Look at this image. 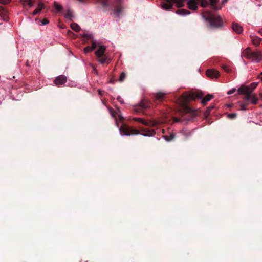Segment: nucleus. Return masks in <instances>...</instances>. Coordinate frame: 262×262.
Returning a JSON list of instances; mask_svg holds the SVG:
<instances>
[{"instance_id":"obj_12","label":"nucleus","mask_w":262,"mask_h":262,"mask_svg":"<svg viewBox=\"0 0 262 262\" xmlns=\"http://www.w3.org/2000/svg\"><path fill=\"white\" fill-rule=\"evenodd\" d=\"M258 83H252L250 84L249 86H245V85H242L241 87L239 88L238 89H247L246 92H248V93H252L253 91L255 89V88L257 86Z\"/></svg>"},{"instance_id":"obj_20","label":"nucleus","mask_w":262,"mask_h":262,"mask_svg":"<svg viewBox=\"0 0 262 262\" xmlns=\"http://www.w3.org/2000/svg\"><path fill=\"white\" fill-rule=\"evenodd\" d=\"M176 13L178 15H185L190 14V12L189 10L184 9H180L176 11Z\"/></svg>"},{"instance_id":"obj_39","label":"nucleus","mask_w":262,"mask_h":262,"mask_svg":"<svg viewBox=\"0 0 262 262\" xmlns=\"http://www.w3.org/2000/svg\"><path fill=\"white\" fill-rule=\"evenodd\" d=\"M236 91V89L235 88H233L232 90H231L230 91H228V93H227V94H228V95H231L232 94H234V92H235Z\"/></svg>"},{"instance_id":"obj_34","label":"nucleus","mask_w":262,"mask_h":262,"mask_svg":"<svg viewBox=\"0 0 262 262\" xmlns=\"http://www.w3.org/2000/svg\"><path fill=\"white\" fill-rule=\"evenodd\" d=\"M103 6L106 7L109 6V4L107 2V0H99Z\"/></svg>"},{"instance_id":"obj_25","label":"nucleus","mask_w":262,"mask_h":262,"mask_svg":"<svg viewBox=\"0 0 262 262\" xmlns=\"http://www.w3.org/2000/svg\"><path fill=\"white\" fill-rule=\"evenodd\" d=\"M122 11V7L121 5H116L115 7V14L119 15L120 14L121 11Z\"/></svg>"},{"instance_id":"obj_14","label":"nucleus","mask_w":262,"mask_h":262,"mask_svg":"<svg viewBox=\"0 0 262 262\" xmlns=\"http://www.w3.org/2000/svg\"><path fill=\"white\" fill-rule=\"evenodd\" d=\"M232 28H233V31L236 32L237 34H241L243 32L242 27L237 23H233V24H232Z\"/></svg>"},{"instance_id":"obj_52","label":"nucleus","mask_w":262,"mask_h":262,"mask_svg":"<svg viewBox=\"0 0 262 262\" xmlns=\"http://www.w3.org/2000/svg\"><path fill=\"white\" fill-rule=\"evenodd\" d=\"M260 96L262 97V93L260 94Z\"/></svg>"},{"instance_id":"obj_5","label":"nucleus","mask_w":262,"mask_h":262,"mask_svg":"<svg viewBox=\"0 0 262 262\" xmlns=\"http://www.w3.org/2000/svg\"><path fill=\"white\" fill-rule=\"evenodd\" d=\"M166 2H163L162 7L166 10L172 8L173 3L176 4L178 8L183 7L184 6L183 0H165Z\"/></svg>"},{"instance_id":"obj_36","label":"nucleus","mask_w":262,"mask_h":262,"mask_svg":"<svg viewBox=\"0 0 262 262\" xmlns=\"http://www.w3.org/2000/svg\"><path fill=\"white\" fill-rule=\"evenodd\" d=\"M54 7L59 11H61L62 10V6L57 4L56 3H54Z\"/></svg>"},{"instance_id":"obj_19","label":"nucleus","mask_w":262,"mask_h":262,"mask_svg":"<svg viewBox=\"0 0 262 262\" xmlns=\"http://www.w3.org/2000/svg\"><path fill=\"white\" fill-rule=\"evenodd\" d=\"M96 48V42L92 40V46L85 47L84 49H83V51H84L85 53H88V52L93 51V50L95 49Z\"/></svg>"},{"instance_id":"obj_45","label":"nucleus","mask_w":262,"mask_h":262,"mask_svg":"<svg viewBox=\"0 0 262 262\" xmlns=\"http://www.w3.org/2000/svg\"><path fill=\"white\" fill-rule=\"evenodd\" d=\"M39 13V12H38L37 11L34 10V11H33V12H32V15L35 16Z\"/></svg>"},{"instance_id":"obj_41","label":"nucleus","mask_w":262,"mask_h":262,"mask_svg":"<svg viewBox=\"0 0 262 262\" xmlns=\"http://www.w3.org/2000/svg\"><path fill=\"white\" fill-rule=\"evenodd\" d=\"M91 67L93 68V70L94 73L96 74H98V71L96 70V68L94 67L93 64H91Z\"/></svg>"},{"instance_id":"obj_7","label":"nucleus","mask_w":262,"mask_h":262,"mask_svg":"<svg viewBox=\"0 0 262 262\" xmlns=\"http://www.w3.org/2000/svg\"><path fill=\"white\" fill-rule=\"evenodd\" d=\"M151 106V102L148 100H142L138 106L134 108V111L139 113L144 114V111L147 110Z\"/></svg>"},{"instance_id":"obj_29","label":"nucleus","mask_w":262,"mask_h":262,"mask_svg":"<svg viewBox=\"0 0 262 262\" xmlns=\"http://www.w3.org/2000/svg\"><path fill=\"white\" fill-rule=\"evenodd\" d=\"M66 17L68 19H69V20L70 21L72 20L73 15V14H72V12L71 11H70V10L67 11V12L66 13Z\"/></svg>"},{"instance_id":"obj_16","label":"nucleus","mask_w":262,"mask_h":262,"mask_svg":"<svg viewBox=\"0 0 262 262\" xmlns=\"http://www.w3.org/2000/svg\"><path fill=\"white\" fill-rule=\"evenodd\" d=\"M251 39H252V41L253 45L255 46H258L262 40V39L257 37V36H250Z\"/></svg>"},{"instance_id":"obj_2","label":"nucleus","mask_w":262,"mask_h":262,"mask_svg":"<svg viewBox=\"0 0 262 262\" xmlns=\"http://www.w3.org/2000/svg\"><path fill=\"white\" fill-rule=\"evenodd\" d=\"M202 17L209 22L210 25L215 28L221 27L223 25V20L221 16H215L210 12L206 11L202 13Z\"/></svg>"},{"instance_id":"obj_40","label":"nucleus","mask_w":262,"mask_h":262,"mask_svg":"<svg viewBox=\"0 0 262 262\" xmlns=\"http://www.w3.org/2000/svg\"><path fill=\"white\" fill-rule=\"evenodd\" d=\"M41 22H42V25H46L49 23V21L47 19H46V18L43 19L42 21H41Z\"/></svg>"},{"instance_id":"obj_28","label":"nucleus","mask_w":262,"mask_h":262,"mask_svg":"<svg viewBox=\"0 0 262 262\" xmlns=\"http://www.w3.org/2000/svg\"><path fill=\"white\" fill-rule=\"evenodd\" d=\"M164 137L165 140L167 141H171V140L175 138V135L173 134H171L169 136L165 135L164 136Z\"/></svg>"},{"instance_id":"obj_26","label":"nucleus","mask_w":262,"mask_h":262,"mask_svg":"<svg viewBox=\"0 0 262 262\" xmlns=\"http://www.w3.org/2000/svg\"><path fill=\"white\" fill-rule=\"evenodd\" d=\"M248 105V102H239V105L240 107V110L242 111H245L247 109V107Z\"/></svg>"},{"instance_id":"obj_17","label":"nucleus","mask_w":262,"mask_h":262,"mask_svg":"<svg viewBox=\"0 0 262 262\" xmlns=\"http://www.w3.org/2000/svg\"><path fill=\"white\" fill-rule=\"evenodd\" d=\"M0 17H2L4 21L8 20V17L7 15L6 11L2 7H0Z\"/></svg>"},{"instance_id":"obj_1","label":"nucleus","mask_w":262,"mask_h":262,"mask_svg":"<svg viewBox=\"0 0 262 262\" xmlns=\"http://www.w3.org/2000/svg\"><path fill=\"white\" fill-rule=\"evenodd\" d=\"M203 94L201 92L196 93H184L181 96V103L183 104V111L181 113V117H173V121L176 122H183L184 121H190L197 116L196 111H193L187 104L189 101H194L196 98H201Z\"/></svg>"},{"instance_id":"obj_43","label":"nucleus","mask_w":262,"mask_h":262,"mask_svg":"<svg viewBox=\"0 0 262 262\" xmlns=\"http://www.w3.org/2000/svg\"><path fill=\"white\" fill-rule=\"evenodd\" d=\"M117 100H118L121 103H123L122 99L120 96L118 97Z\"/></svg>"},{"instance_id":"obj_49","label":"nucleus","mask_w":262,"mask_h":262,"mask_svg":"<svg viewBox=\"0 0 262 262\" xmlns=\"http://www.w3.org/2000/svg\"><path fill=\"white\" fill-rule=\"evenodd\" d=\"M258 33H259V34L262 36V29L260 30L259 31H258Z\"/></svg>"},{"instance_id":"obj_33","label":"nucleus","mask_w":262,"mask_h":262,"mask_svg":"<svg viewBox=\"0 0 262 262\" xmlns=\"http://www.w3.org/2000/svg\"><path fill=\"white\" fill-rule=\"evenodd\" d=\"M237 116V114L235 113H230L228 115V117L229 119H234Z\"/></svg>"},{"instance_id":"obj_6","label":"nucleus","mask_w":262,"mask_h":262,"mask_svg":"<svg viewBox=\"0 0 262 262\" xmlns=\"http://www.w3.org/2000/svg\"><path fill=\"white\" fill-rule=\"evenodd\" d=\"M119 130L121 134L125 136L138 135L140 133L139 130L134 129L125 124H123L120 127Z\"/></svg>"},{"instance_id":"obj_48","label":"nucleus","mask_w":262,"mask_h":262,"mask_svg":"<svg viewBox=\"0 0 262 262\" xmlns=\"http://www.w3.org/2000/svg\"><path fill=\"white\" fill-rule=\"evenodd\" d=\"M228 0H223L222 1V3L223 4H225V3H226Z\"/></svg>"},{"instance_id":"obj_24","label":"nucleus","mask_w":262,"mask_h":262,"mask_svg":"<svg viewBox=\"0 0 262 262\" xmlns=\"http://www.w3.org/2000/svg\"><path fill=\"white\" fill-rule=\"evenodd\" d=\"M37 6V8L35 9L34 11H37L38 12L40 13L42 9L45 8V6L41 1L38 3Z\"/></svg>"},{"instance_id":"obj_35","label":"nucleus","mask_w":262,"mask_h":262,"mask_svg":"<svg viewBox=\"0 0 262 262\" xmlns=\"http://www.w3.org/2000/svg\"><path fill=\"white\" fill-rule=\"evenodd\" d=\"M213 106H210V107H208L207 110L205 111L204 115H205V116L206 118H207V116L208 115H209L210 110L211 109H213Z\"/></svg>"},{"instance_id":"obj_27","label":"nucleus","mask_w":262,"mask_h":262,"mask_svg":"<svg viewBox=\"0 0 262 262\" xmlns=\"http://www.w3.org/2000/svg\"><path fill=\"white\" fill-rule=\"evenodd\" d=\"M23 4L27 3L29 7H32L33 6V3L34 0H21Z\"/></svg>"},{"instance_id":"obj_51","label":"nucleus","mask_w":262,"mask_h":262,"mask_svg":"<svg viewBox=\"0 0 262 262\" xmlns=\"http://www.w3.org/2000/svg\"><path fill=\"white\" fill-rule=\"evenodd\" d=\"M98 92H99V94H101V91L99 90Z\"/></svg>"},{"instance_id":"obj_32","label":"nucleus","mask_w":262,"mask_h":262,"mask_svg":"<svg viewBox=\"0 0 262 262\" xmlns=\"http://www.w3.org/2000/svg\"><path fill=\"white\" fill-rule=\"evenodd\" d=\"M125 77H126V74H125V72H122V73H121V74L120 75L119 81L120 82H123L124 80Z\"/></svg>"},{"instance_id":"obj_23","label":"nucleus","mask_w":262,"mask_h":262,"mask_svg":"<svg viewBox=\"0 0 262 262\" xmlns=\"http://www.w3.org/2000/svg\"><path fill=\"white\" fill-rule=\"evenodd\" d=\"M219 0H209L210 4L211 6H212V8L217 10L220 9L219 7L216 5Z\"/></svg>"},{"instance_id":"obj_42","label":"nucleus","mask_w":262,"mask_h":262,"mask_svg":"<svg viewBox=\"0 0 262 262\" xmlns=\"http://www.w3.org/2000/svg\"><path fill=\"white\" fill-rule=\"evenodd\" d=\"M83 37H84L85 38H86L88 39H91V35H89L88 34H84V35H83Z\"/></svg>"},{"instance_id":"obj_46","label":"nucleus","mask_w":262,"mask_h":262,"mask_svg":"<svg viewBox=\"0 0 262 262\" xmlns=\"http://www.w3.org/2000/svg\"><path fill=\"white\" fill-rule=\"evenodd\" d=\"M115 2H116L117 5H120L121 0H115Z\"/></svg>"},{"instance_id":"obj_37","label":"nucleus","mask_w":262,"mask_h":262,"mask_svg":"<svg viewBox=\"0 0 262 262\" xmlns=\"http://www.w3.org/2000/svg\"><path fill=\"white\" fill-rule=\"evenodd\" d=\"M222 69L223 70H224L225 72L226 73H229L230 72V69L227 66H223Z\"/></svg>"},{"instance_id":"obj_50","label":"nucleus","mask_w":262,"mask_h":262,"mask_svg":"<svg viewBox=\"0 0 262 262\" xmlns=\"http://www.w3.org/2000/svg\"><path fill=\"white\" fill-rule=\"evenodd\" d=\"M78 1L82 3L83 2V0H77Z\"/></svg>"},{"instance_id":"obj_30","label":"nucleus","mask_w":262,"mask_h":262,"mask_svg":"<svg viewBox=\"0 0 262 262\" xmlns=\"http://www.w3.org/2000/svg\"><path fill=\"white\" fill-rule=\"evenodd\" d=\"M98 58V62H99L101 64H104L106 62L107 60V57L105 55L102 56L101 58Z\"/></svg>"},{"instance_id":"obj_8","label":"nucleus","mask_w":262,"mask_h":262,"mask_svg":"<svg viewBox=\"0 0 262 262\" xmlns=\"http://www.w3.org/2000/svg\"><path fill=\"white\" fill-rule=\"evenodd\" d=\"M133 120L136 122H139V123H141L144 125H146V126L155 127L157 124V122L156 121L152 120L146 121L144 120V119L141 118L134 117L133 118Z\"/></svg>"},{"instance_id":"obj_10","label":"nucleus","mask_w":262,"mask_h":262,"mask_svg":"<svg viewBox=\"0 0 262 262\" xmlns=\"http://www.w3.org/2000/svg\"><path fill=\"white\" fill-rule=\"evenodd\" d=\"M165 95V94L162 92L155 93L154 98H152V100H154L155 104H157L158 103L162 102L163 100V98H164Z\"/></svg>"},{"instance_id":"obj_11","label":"nucleus","mask_w":262,"mask_h":262,"mask_svg":"<svg viewBox=\"0 0 262 262\" xmlns=\"http://www.w3.org/2000/svg\"><path fill=\"white\" fill-rule=\"evenodd\" d=\"M67 82V77L61 75L58 76L54 79V82L56 85H63Z\"/></svg>"},{"instance_id":"obj_15","label":"nucleus","mask_w":262,"mask_h":262,"mask_svg":"<svg viewBox=\"0 0 262 262\" xmlns=\"http://www.w3.org/2000/svg\"><path fill=\"white\" fill-rule=\"evenodd\" d=\"M143 133L141 134L144 136H152L155 135V130L148 129H143L141 130Z\"/></svg>"},{"instance_id":"obj_38","label":"nucleus","mask_w":262,"mask_h":262,"mask_svg":"<svg viewBox=\"0 0 262 262\" xmlns=\"http://www.w3.org/2000/svg\"><path fill=\"white\" fill-rule=\"evenodd\" d=\"M11 2V0H0L1 4H8Z\"/></svg>"},{"instance_id":"obj_13","label":"nucleus","mask_w":262,"mask_h":262,"mask_svg":"<svg viewBox=\"0 0 262 262\" xmlns=\"http://www.w3.org/2000/svg\"><path fill=\"white\" fill-rule=\"evenodd\" d=\"M106 51V47L104 46H100L99 47L98 50L95 52V55L97 58H101L104 56V52Z\"/></svg>"},{"instance_id":"obj_31","label":"nucleus","mask_w":262,"mask_h":262,"mask_svg":"<svg viewBox=\"0 0 262 262\" xmlns=\"http://www.w3.org/2000/svg\"><path fill=\"white\" fill-rule=\"evenodd\" d=\"M200 5L203 7H205L208 5V2L206 0H200Z\"/></svg>"},{"instance_id":"obj_4","label":"nucleus","mask_w":262,"mask_h":262,"mask_svg":"<svg viewBox=\"0 0 262 262\" xmlns=\"http://www.w3.org/2000/svg\"><path fill=\"white\" fill-rule=\"evenodd\" d=\"M246 90H247V89L245 88L244 89H237V91L238 94L244 95L245 97L244 99L247 102L250 101L253 104H257L258 98L255 94L248 93V92L246 91Z\"/></svg>"},{"instance_id":"obj_22","label":"nucleus","mask_w":262,"mask_h":262,"mask_svg":"<svg viewBox=\"0 0 262 262\" xmlns=\"http://www.w3.org/2000/svg\"><path fill=\"white\" fill-rule=\"evenodd\" d=\"M70 27H71L72 29L76 32L80 31V27L77 23H72L71 25H70Z\"/></svg>"},{"instance_id":"obj_18","label":"nucleus","mask_w":262,"mask_h":262,"mask_svg":"<svg viewBox=\"0 0 262 262\" xmlns=\"http://www.w3.org/2000/svg\"><path fill=\"white\" fill-rule=\"evenodd\" d=\"M188 6L192 10H196L198 8L197 3L194 0H189L188 2Z\"/></svg>"},{"instance_id":"obj_21","label":"nucleus","mask_w":262,"mask_h":262,"mask_svg":"<svg viewBox=\"0 0 262 262\" xmlns=\"http://www.w3.org/2000/svg\"><path fill=\"white\" fill-rule=\"evenodd\" d=\"M213 96L212 95L208 94L205 98H203L202 100V103L203 105H206L208 101H209L213 98Z\"/></svg>"},{"instance_id":"obj_3","label":"nucleus","mask_w":262,"mask_h":262,"mask_svg":"<svg viewBox=\"0 0 262 262\" xmlns=\"http://www.w3.org/2000/svg\"><path fill=\"white\" fill-rule=\"evenodd\" d=\"M243 55L244 57L250 60H252L256 62H258L262 59V53L260 51L253 52L251 51L249 48H247L243 52Z\"/></svg>"},{"instance_id":"obj_44","label":"nucleus","mask_w":262,"mask_h":262,"mask_svg":"<svg viewBox=\"0 0 262 262\" xmlns=\"http://www.w3.org/2000/svg\"><path fill=\"white\" fill-rule=\"evenodd\" d=\"M115 81H116L115 79L114 78L112 77V79H111V81H110V82H111V83H114Z\"/></svg>"},{"instance_id":"obj_9","label":"nucleus","mask_w":262,"mask_h":262,"mask_svg":"<svg viewBox=\"0 0 262 262\" xmlns=\"http://www.w3.org/2000/svg\"><path fill=\"white\" fill-rule=\"evenodd\" d=\"M206 75L211 79L217 78L220 76V73L215 69H210L206 71Z\"/></svg>"},{"instance_id":"obj_47","label":"nucleus","mask_w":262,"mask_h":262,"mask_svg":"<svg viewBox=\"0 0 262 262\" xmlns=\"http://www.w3.org/2000/svg\"><path fill=\"white\" fill-rule=\"evenodd\" d=\"M259 78L261 80V81H262V72H261V73L259 75Z\"/></svg>"}]
</instances>
